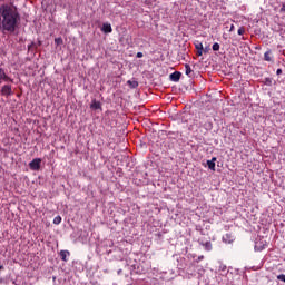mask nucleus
I'll return each instance as SVG.
<instances>
[{
    "instance_id": "11",
    "label": "nucleus",
    "mask_w": 285,
    "mask_h": 285,
    "mask_svg": "<svg viewBox=\"0 0 285 285\" xmlns=\"http://www.w3.org/2000/svg\"><path fill=\"white\" fill-rule=\"evenodd\" d=\"M68 257H70V252L68 250L60 252V258L62 259V262H68Z\"/></svg>"
},
{
    "instance_id": "24",
    "label": "nucleus",
    "mask_w": 285,
    "mask_h": 285,
    "mask_svg": "<svg viewBox=\"0 0 285 285\" xmlns=\"http://www.w3.org/2000/svg\"><path fill=\"white\" fill-rule=\"evenodd\" d=\"M136 57H137V59H141V57H144V53L142 52H137Z\"/></svg>"
},
{
    "instance_id": "1",
    "label": "nucleus",
    "mask_w": 285,
    "mask_h": 285,
    "mask_svg": "<svg viewBox=\"0 0 285 285\" xmlns=\"http://www.w3.org/2000/svg\"><path fill=\"white\" fill-rule=\"evenodd\" d=\"M19 21V11L17 7L3 4L0 7V28L3 32H14Z\"/></svg>"
},
{
    "instance_id": "19",
    "label": "nucleus",
    "mask_w": 285,
    "mask_h": 285,
    "mask_svg": "<svg viewBox=\"0 0 285 285\" xmlns=\"http://www.w3.org/2000/svg\"><path fill=\"white\" fill-rule=\"evenodd\" d=\"M265 86H273V79L265 78Z\"/></svg>"
},
{
    "instance_id": "10",
    "label": "nucleus",
    "mask_w": 285,
    "mask_h": 285,
    "mask_svg": "<svg viewBox=\"0 0 285 285\" xmlns=\"http://www.w3.org/2000/svg\"><path fill=\"white\" fill-rule=\"evenodd\" d=\"M215 161H217V157H213L210 160H207V166L209 170L215 173Z\"/></svg>"
},
{
    "instance_id": "5",
    "label": "nucleus",
    "mask_w": 285,
    "mask_h": 285,
    "mask_svg": "<svg viewBox=\"0 0 285 285\" xmlns=\"http://www.w3.org/2000/svg\"><path fill=\"white\" fill-rule=\"evenodd\" d=\"M223 242L225 244H233V242H235V235H233V233H227L223 236Z\"/></svg>"
},
{
    "instance_id": "17",
    "label": "nucleus",
    "mask_w": 285,
    "mask_h": 285,
    "mask_svg": "<svg viewBox=\"0 0 285 285\" xmlns=\"http://www.w3.org/2000/svg\"><path fill=\"white\" fill-rule=\"evenodd\" d=\"M196 50H204V45L202 42H198L195 45Z\"/></svg>"
},
{
    "instance_id": "12",
    "label": "nucleus",
    "mask_w": 285,
    "mask_h": 285,
    "mask_svg": "<svg viewBox=\"0 0 285 285\" xmlns=\"http://www.w3.org/2000/svg\"><path fill=\"white\" fill-rule=\"evenodd\" d=\"M193 69L190 68V65L186 63L185 65V75H187V77H193Z\"/></svg>"
},
{
    "instance_id": "23",
    "label": "nucleus",
    "mask_w": 285,
    "mask_h": 285,
    "mask_svg": "<svg viewBox=\"0 0 285 285\" xmlns=\"http://www.w3.org/2000/svg\"><path fill=\"white\" fill-rule=\"evenodd\" d=\"M203 55H204V49H198L197 56H198V57H202Z\"/></svg>"
},
{
    "instance_id": "29",
    "label": "nucleus",
    "mask_w": 285,
    "mask_h": 285,
    "mask_svg": "<svg viewBox=\"0 0 285 285\" xmlns=\"http://www.w3.org/2000/svg\"><path fill=\"white\" fill-rule=\"evenodd\" d=\"M0 271H3V265H0Z\"/></svg>"
},
{
    "instance_id": "27",
    "label": "nucleus",
    "mask_w": 285,
    "mask_h": 285,
    "mask_svg": "<svg viewBox=\"0 0 285 285\" xmlns=\"http://www.w3.org/2000/svg\"><path fill=\"white\" fill-rule=\"evenodd\" d=\"M276 75H278V76L282 75V69H277Z\"/></svg>"
},
{
    "instance_id": "9",
    "label": "nucleus",
    "mask_w": 285,
    "mask_h": 285,
    "mask_svg": "<svg viewBox=\"0 0 285 285\" xmlns=\"http://www.w3.org/2000/svg\"><path fill=\"white\" fill-rule=\"evenodd\" d=\"M91 110H101V102L92 100L90 105Z\"/></svg>"
},
{
    "instance_id": "28",
    "label": "nucleus",
    "mask_w": 285,
    "mask_h": 285,
    "mask_svg": "<svg viewBox=\"0 0 285 285\" xmlns=\"http://www.w3.org/2000/svg\"><path fill=\"white\" fill-rule=\"evenodd\" d=\"M281 12H285V4L282 6Z\"/></svg>"
},
{
    "instance_id": "22",
    "label": "nucleus",
    "mask_w": 285,
    "mask_h": 285,
    "mask_svg": "<svg viewBox=\"0 0 285 285\" xmlns=\"http://www.w3.org/2000/svg\"><path fill=\"white\" fill-rule=\"evenodd\" d=\"M244 32H246V29H244V27H240L238 29V35H244Z\"/></svg>"
},
{
    "instance_id": "20",
    "label": "nucleus",
    "mask_w": 285,
    "mask_h": 285,
    "mask_svg": "<svg viewBox=\"0 0 285 285\" xmlns=\"http://www.w3.org/2000/svg\"><path fill=\"white\" fill-rule=\"evenodd\" d=\"M55 43H56L57 46H61V43H63V39H61V38H56V39H55Z\"/></svg>"
},
{
    "instance_id": "21",
    "label": "nucleus",
    "mask_w": 285,
    "mask_h": 285,
    "mask_svg": "<svg viewBox=\"0 0 285 285\" xmlns=\"http://www.w3.org/2000/svg\"><path fill=\"white\" fill-rule=\"evenodd\" d=\"M277 279H279V282H284L285 283V274H279L277 276Z\"/></svg>"
},
{
    "instance_id": "16",
    "label": "nucleus",
    "mask_w": 285,
    "mask_h": 285,
    "mask_svg": "<svg viewBox=\"0 0 285 285\" xmlns=\"http://www.w3.org/2000/svg\"><path fill=\"white\" fill-rule=\"evenodd\" d=\"M53 224H56V226H59V224H61V216H56L53 218Z\"/></svg>"
},
{
    "instance_id": "14",
    "label": "nucleus",
    "mask_w": 285,
    "mask_h": 285,
    "mask_svg": "<svg viewBox=\"0 0 285 285\" xmlns=\"http://www.w3.org/2000/svg\"><path fill=\"white\" fill-rule=\"evenodd\" d=\"M127 86H129V88H137L139 86V82L132 81V80H128L127 81Z\"/></svg>"
},
{
    "instance_id": "26",
    "label": "nucleus",
    "mask_w": 285,
    "mask_h": 285,
    "mask_svg": "<svg viewBox=\"0 0 285 285\" xmlns=\"http://www.w3.org/2000/svg\"><path fill=\"white\" fill-rule=\"evenodd\" d=\"M235 30V24L230 26L229 32H233Z\"/></svg>"
},
{
    "instance_id": "3",
    "label": "nucleus",
    "mask_w": 285,
    "mask_h": 285,
    "mask_svg": "<svg viewBox=\"0 0 285 285\" xmlns=\"http://www.w3.org/2000/svg\"><path fill=\"white\" fill-rule=\"evenodd\" d=\"M4 81V83H14V79L10 78V76L6 75V69L0 67V83Z\"/></svg>"
},
{
    "instance_id": "18",
    "label": "nucleus",
    "mask_w": 285,
    "mask_h": 285,
    "mask_svg": "<svg viewBox=\"0 0 285 285\" xmlns=\"http://www.w3.org/2000/svg\"><path fill=\"white\" fill-rule=\"evenodd\" d=\"M212 48H213L214 52H218V50H219V43H218V42H215Z\"/></svg>"
},
{
    "instance_id": "2",
    "label": "nucleus",
    "mask_w": 285,
    "mask_h": 285,
    "mask_svg": "<svg viewBox=\"0 0 285 285\" xmlns=\"http://www.w3.org/2000/svg\"><path fill=\"white\" fill-rule=\"evenodd\" d=\"M0 95L2 97H12V95H14V91H12V85H3L0 89Z\"/></svg>"
},
{
    "instance_id": "8",
    "label": "nucleus",
    "mask_w": 285,
    "mask_h": 285,
    "mask_svg": "<svg viewBox=\"0 0 285 285\" xmlns=\"http://www.w3.org/2000/svg\"><path fill=\"white\" fill-rule=\"evenodd\" d=\"M101 30L105 35H108L112 32V26L110 23H104Z\"/></svg>"
},
{
    "instance_id": "15",
    "label": "nucleus",
    "mask_w": 285,
    "mask_h": 285,
    "mask_svg": "<svg viewBox=\"0 0 285 285\" xmlns=\"http://www.w3.org/2000/svg\"><path fill=\"white\" fill-rule=\"evenodd\" d=\"M259 244H262V243H259V242L256 243L255 249H256V250H264V249L266 248V245H263V246H262V245H259Z\"/></svg>"
},
{
    "instance_id": "13",
    "label": "nucleus",
    "mask_w": 285,
    "mask_h": 285,
    "mask_svg": "<svg viewBox=\"0 0 285 285\" xmlns=\"http://www.w3.org/2000/svg\"><path fill=\"white\" fill-rule=\"evenodd\" d=\"M205 250L210 252L213 250V244L210 242H206L203 244Z\"/></svg>"
},
{
    "instance_id": "25",
    "label": "nucleus",
    "mask_w": 285,
    "mask_h": 285,
    "mask_svg": "<svg viewBox=\"0 0 285 285\" xmlns=\"http://www.w3.org/2000/svg\"><path fill=\"white\" fill-rule=\"evenodd\" d=\"M32 48H35V42H31V43L28 46V50H32Z\"/></svg>"
},
{
    "instance_id": "6",
    "label": "nucleus",
    "mask_w": 285,
    "mask_h": 285,
    "mask_svg": "<svg viewBox=\"0 0 285 285\" xmlns=\"http://www.w3.org/2000/svg\"><path fill=\"white\" fill-rule=\"evenodd\" d=\"M264 61H268L269 63H273V51L271 49H268L265 53H264Z\"/></svg>"
},
{
    "instance_id": "4",
    "label": "nucleus",
    "mask_w": 285,
    "mask_h": 285,
    "mask_svg": "<svg viewBox=\"0 0 285 285\" xmlns=\"http://www.w3.org/2000/svg\"><path fill=\"white\" fill-rule=\"evenodd\" d=\"M29 168L31 170H39V168H41V158H36L29 163Z\"/></svg>"
},
{
    "instance_id": "7",
    "label": "nucleus",
    "mask_w": 285,
    "mask_h": 285,
    "mask_svg": "<svg viewBox=\"0 0 285 285\" xmlns=\"http://www.w3.org/2000/svg\"><path fill=\"white\" fill-rule=\"evenodd\" d=\"M169 77H170L171 81H175V83H177V81H179L181 79V72L175 71Z\"/></svg>"
}]
</instances>
